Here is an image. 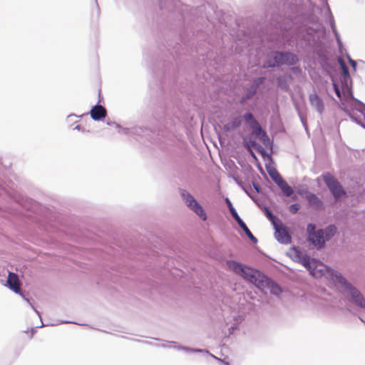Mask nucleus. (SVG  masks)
Returning <instances> with one entry per match:
<instances>
[{"label":"nucleus","instance_id":"ddd939ff","mask_svg":"<svg viewBox=\"0 0 365 365\" xmlns=\"http://www.w3.org/2000/svg\"><path fill=\"white\" fill-rule=\"evenodd\" d=\"M309 98L311 106L314 107L319 113H322L324 111V103L320 97L316 93H312L309 95Z\"/></svg>","mask_w":365,"mask_h":365},{"label":"nucleus","instance_id":"1a4fd4ad","mask_svg":"<svg viewBox=\"0 0 365 365\" xmlns=\"http://www.w3.org/2000/svg\"><path fill=\"white\" fill-rule=\"evenodd\" d=\"M311 260L315 262L314 264L312 266H305V267L310 272V274L314 277H320L323 276L326 271L324 265L314 259L311 258Z\"/></svg>","mask_w":365,"mask_h":365},{"label":"nucleus","instance_id":"393cba45","mask_svg":"<svg viewBox=\"0 0 365 365\" xmlns=\"http://www.w3.org/2000/svg\"><path fill=\"white\" fill-rule=\"evenodd\" d=\"M349 63H350V65L353 67L354 70L356 71V62L349 58Z\"/></svg>","mask_w":365,"mask_h":365},{"label":"nucleus","instance_id":"423d86ee","mask_svg":"<svg viewBox=\"0 0 365 365\" xmlns=\"http://www.w3.org/2000/svg\"><path fill=\"white\" fill-rule=\"evenodd\" d=\"M272 56L274 60L273 61L269 62V67H274L282 64L294 65L298 61L296 55L288 52H274L272 53Z\"/></svg>","mask_w":365,"mask_h":365},{"label":"nucleus","instance_id":"6ab92c4d","mask_svg":"<svg viewBox=\"0 0 365 365\" xmlns=\"http://www.w3.org/2000/svg\"><path fill=\"white\" fill-rule=\"evenodd\" d=\"M226 202L229 207L230 212L231 215H232V217L235 218V220L236 221H238L240 219H241L240 217V216L238 215L237 212H236L235 209L233 207L231 202L230 201V200L228 198L226 199Z\"/></svg>","mask_w":365,"mask_h":365},{"label":"nucleus","instance_id":"7ed1b4c3","mask_svg":"<svg viewBox=\"0 0 365 365\" xmlns=\"http://www.w3.org/2000/svg\"><path fill=\"white\" fill-rule=\"evenodd\" d=\"M331 279L339 288L344 289L345 291L349 292L353 302L360 307L365 308V299L364 297L356 289L347 282L346 279L344 278L340 273H332Z\"/></svg>","mask_w":365,"mask_h":365},{"label":"nucleus","instance_id":"f03ea898","mask_svg":"<svg viewBox=\"0 0 365 365\" xmlns=\"http://www.w3.org/2000/svg\"><path fill=\"white\" fill-rule=\"evenodd\" d=\"M336 228L334 225H330L324 230H319L315 231V225L309 224L307 225V232L309 234V240L318 249L322 248L326 241L331 238L336 233Z\"/></svg>","mask_w":365,"mask_h":365},{"label":"nucleus","instance_id":"2eb2a0df","mask_svg":"<svg viewBox=\"0 0 365 365\" xmlns=\"http://www.w3.org/2000/svg\"><path fill=\"white\" fill-rule=\"evenodd\" d=\"M306 198L311 205L316 206L317 207L322 205V202L315 194L307 192Z\"/></svg>","mask_w":365,"mask_h":365},{"label":"nucleus","instance_id":"39448f33","mask_svg":"<svg viewBox=\"0 0 365 365\" xmlns=\"http://www.w3.org/2000/svg\"><path fill=\"white\" fill-rule=\"evenodd\" d=\"M180 195L185 205L203 221H205L207 220V215L202 207L197 202L193 196L185 190H181Z\"/></svg>","mask_w":365,"mask_h":365},{"label":"nucleus","instance_id":"6e6552de","mask_svg":"<svg viewBox=\"0 0 365 365\" xmlns=\"http://www.w3.org/2000/svg\"><path fill=\"white\" fill-rule=\"evenodd\" d=\"M274 227L275 230V237L279 242L288 244L291 242V237L286 228L283 227L282 222L274 225Z\"/></svg>","mask_w":365,"mask_h":365},{"label":"nucleus","instance_id":"dca6fc26","mask_svg":"<svg viewBox=\"0 0 365 365\" xmlns=\"http://www.w3.org/2000/svg\"><path fill=\"white\" fill-rule=\"evenodd\" d=\"M279 183L280 184L278 186L280 187L284 195L289 197L292 195L293 190L285 180H280Z\"/></svg>","mask_w":365,"mask_h":365},{"label":"nucleus","instance_id":"f257e3e1","mask_svg":"<svg viewBox=\"0 0 365 365\" xmlns=\"http://www.w3.org/2000/svg\"><path fill=\"white\" fill-rule=\"evenodd\" d=\"M227 265L235 274L240 275L246 281L254 284L263 292L269 290L275 295H278L282 292L280 287L277 283L267 278L257 269L234 260H228Z\"/></svg>","mask_w":365,"mask_h":365},{"label":"nucleus","instance_id":"20e7f679","mask_svg":"<svg viewBox=\"0 0 365 365\" xmlns=\"http://www.w3.org/2000/svg\"><path fill=\"white\" fill-rule=\"evenodd\" d=\"M322 178L335 200H338L346 195V192L339 182L330 173H323Z\"/></svg>","mask_w":365,"mask_h":365},{"label":"nucleus","instance_id":"b1692460","mask_svg":"<svg viewBox=\"0 0 365 365\" xmlns=\"http://www.w3.org/2000/svg\"><path fill=\"white\" fill-rule=\"evenodd\" d=\"M333 86H334V89L335 91V93L336 94V96L339 97V98H341V92H340V90L338 87V86L336 84V83H333Z\"/></svg>","mask_w":365,"mask_h":365},{"label":"nucleus","instance_id":"412c9836","mask_svg":"<svg viewBox=\"0 0 365 365\" xmlns=\"http://www.w3.org/2000/svg\"><path fill=\"white\" fill-rule=\"evenodd\" d=\"M269 173L271 175L273 180L277 183V185H279L280 184L279 183L280 180H284L282 178V176L277 171H274V173L269 172Z\"/></svg>","mask_w":365,"mask_h":365},{"label":"nucleus","instance_id":"f8f14e48","mask_svg":"<svg viewBox=\"0 0 365 365\" xmlns=\"http://www.w3.org/2000/svg\"><path fill=\"white\" fill-rule=\"evenodd\" d=\"M90 113L94 120H99L106 116L107 111L103 106L97 105L91 109Z\"/></svg>","mask_w":365,"mask_h":365},{"label":"nucleus","instance_id":"5701e85b","mask_svg":"<svg viewBox=\"0 0 365 365\" xmlns=\"http://www.w3.org/2000/svg\"><path fill=\"white\" fill-rule=\"evenodd\" d=\"M289 211L292 213H297L298 210H299V204H292L289 207Z\"/></svg>","mask_w":365,"mask_h":365},{"label":"nucleus","instance_id":"4be33fe9","mask_svg":"<svg viewBox=\"0 0 365 365\" xmlns=\"http://www.w3.org/2000/svg\"><path fill=\"white\" fill-rule=\"evenodd\" d=\"M244 119L250 123V125H252L253 121H257L253 115L251 113H247L244 115Z\"/></svg>","mask_w":365,"mask_h":365},{"label":"nucleus","instance_id":"a211bd4d","mask_svg":"<svg viewBox=\"0 0 365 365\" xmlns=\"http://www.w3.org/2000/svg\"><path fill=\"white\" fill-rule=\"evenodd\" d=\"M338 62L339 63L340 68L341 69L342 75L344 76V78L345 81L350 78L349 69L346 66L344 61L341 58H338Z\"/></svg>","mask_w":365,"mask_h":365},{"label":"nucleus","instance_id":"f3484780","mask_svg":"<svg viewBox=\"0 0 365 365\" xmlns=\"http://www.w3.org/2000/svg\"><path fill=\"white\" fill-rule=\"evenodd\" d=\"M240 227L245 231L247 237L255 242L257 241V238L252 235L250 229L247 227L246 224L242 221V219H240L238 221H237Z\"/></svg>","mask_w":365,"mask_h":365},{"label":"nucleus","instance_id":"9d476101","mask_svg":"<svg viewBox=\"0 0 365 365\" xmlns=\"http://www.w3.org/2000/svg\"><path fill=\"white\" fill-rule=\"evenodd\" d=\"M6 286L17 294L21 293V283L16 274L9 272L6 280Z\"/></svg>","mask_w":365,"mask_h":365},{"label":"nucleus","instance_id":"0eeeda50","mask_svg":"<svg viewBox=\"0 0 365 365\" xmlns=\"http://www.w3.org/2000/svg\"><path fill=\"white\" fill-rule=\"evenodd\" d=\"M289 255L294 261L302 263L304 267L312 266L314 265L315 263L314 261L311 260V258L309 257L303 255V253L296 247L290 249L289 252Z\"/></svg>","mask_w":365,"mask_h":365},{"label":"nucleus","instance_id":"9b49d317","mask_svg":"<svg viewBox=\"0 0 365 365\" xmlns=\"http://www.w3.org/2000/svg\"><path fill=\"white\" fill-rule=\"evenodd\" d=\"M253 133L264 143L266 144L269 141V138L266 133L262 130L257 121H253L251 125Z\"/></svg>","mask_w":365,"mask_h":365},{"label":"nucleus","instance_id":"4468645a","mask_svg":"<svg viewBox=\"0 0 365 365\" xmlns=\"http://www.w3.org/2000/svg\"><path fill=\"white\" fill-rule=\"evenodd\" d=\"M241 124V119L240 117H235L231 118L228 123H227L224 128L227 131L233 130L238 128Z\"/></svg>","mask_w":365,"mask_h":365},{"label":"nucleus","instance_id":"aec40b11","mask_svg":"<svg viewBox=\"0 0 365 365\" xmlns=\"http://www.w3.org/2000/svg\"><path fill=\"white\" fill-rule=\"evenodd\" d=\"M265 212H266L267 217L272 222L273 225H275L276 224H279V222H281L276 216H274L272 213V212L269 209L265 208Z\"/></svg>","mask_w":365,"mask_h":365},{"label":"nucleus","instance_id":"a878e982","mask_svg":"<svg viewBox=\"0 0 365 365\" xmlns=\"http://www.w3.org/2000/svg\"><path fill=\"white\" fill-rule=\"evenodd\" d=\"M255 93V88H253L252 93L250 95L247 96V98H250Z\"/></svg>","mask_w":365,"mask_h":365}]
</instances>
